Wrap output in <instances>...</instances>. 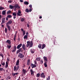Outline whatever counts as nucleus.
Segmentation results:
<instances>
[{
    "label": "nucleus",
    "instance_id": "nucleus-1",
    "mask_svg": "<svg viewBox=\"0 0 80 80\" xmlns=\"http://www.w3.org/2000/svg\"><path fill=\"white\" fill-rule=\"evenodd\" d=\"M18 56H19V57L20 58H21V59H22L24 58V55H23V54H22V53L20 52L19 53Z\"/></svg>",
    "mask_w": 80,
    "mask_h": 80
},
{
    "label": "nucleus",
    "instance_id": "nucleus-2",
    "mask_svg": "<svg viewBox=\"0 0 80 80\" xmlns=\"http://www.w3.org/2000/svg\"><path fill=\"white\" fill-rule=\"evenodd\" d=\"M22 48H20L19 50H17V54H18V53H19V52H22L23 50H22Z\"/></svg>",
    "mask_w": 80,
    "mask_h": 80
},
{
    "label": "nucleus",
    "instance_id": "nucleus-3",
    "mask_svg": "<svg viewBox=\"0 0 80 80\" xmlns=\"http://www.w3.org/2000/svg\"><path fill=\"white\" fill-rule=\"evenodd\" d=\"M6 26L9 31H10L11 29V27L7 23H6Z\"/></svg>",
    "mask_w": 80,
    "mask_h": 80
},
{
    "label": "nucleus",
    "instance_id": "nucleus-4",
    "mask_svg": "<svg viewBox=\"0 0 80 80\" xmlns=\"http://www.w3.org/2000/svg\"><path fill=\"white\" fill-rule=\"evenodd\" d=\"M33 42L32 41L30 42V43H29V48H30V47H32L33 46Z\"/></svg>",
    "mask_w": 80,
    "mask_h": 80
},
{
    "label": "nucleus",
    "instance_id": "nucleus-5",
    "mask_svg": "<svg viewBox=\"0 0 80 80\" xmlns=\"http://www.w3.org/2000/svg\"><path fill=\"white\" fill-rule=\"evenodd\" d=\"M41 77H42V78H45V76L44 75V72H42L41 75Z\"/></svg>",
    "mask_w": 80,
    "mask_h": 80
},
{
    "label": "nucleus",
    "instance_id": "nucleus-6",
    "mask_svg": "<svg viewBox=\"0 0 80 80\" xmlns=\"http://www.w3.org/2000/svg\"><path fill=\"white\" fill-rule=\"evenodd\" d=\"M14 8H20L19 5L17 4L14 6Z\"/></svg>",
    "mask_w": 80,
    "mask_h": 80
},
{
    "label": "nucleus",
    "instance_id": "nucleus-7",
    "mask_svg": "<svg viewBox=\"0 0 80 80\" xmlns=\"http://www.w3.org/2000/svg\"><path fill=\"white\" fill-rule=\"evenodd\" d=\"M16 46H14V48H13V50H12V52H15V51H16Z\"/></svg>",
    "mask_w": 80,
    "mask_h": 80
},
{
    "label": "nucleus",
    "instance_id": "nucleus-8",
    "mask_svg": "<svg viewBox=\"0 0 80 80\" xmlns=\"http://www.w3.org/2000/svg\"><path fill=\"white\" fill-rule=\"evenodd\" d=\"M22 43H20V44H18V46L17 47V48L18 49H20V47H22Z\"/></svg>",
    "mask_w": 80,
    "mask_h": 80
},
{
    "label": "nucleus",
    "instance_id": "nucleus-9",
    "mask_svg": "<svg viewBox=\"0 0 80 80\" xmlns=\"http://www.w3.org/2000/svg\"><path fill=\"white\" fill-rule=\"evenodd\" d=\"M31 66L32 67V68H34L36 67L37 65L32 63L31 64Z\"/></svg>",
    "mask_w": 80,
    "mask_h": 80
},
{
    "label": "nucleus",
    "instance_id": "nucleus-10",
    "mask_svg": "<svg viewBox=\"0 0 80 80\" xmlns=\"http://www.w3.org/2000/svg\"><path fill=\"white\" fill-rule=\"evenodd\" d=\"M22 48L24 50H26V46L25 44H23L22 45Z\"/></svg>",
    "mask_w": 80,
    "mask_h": 80
},
{
    "label": "nucleus",
    "instance_id": "nucleus-11",
    "mask_svg": "<svg viewBox=\"0 0 80 80\" xmlns=\"http://www.w3.org/2000/svg\"><path fill=\"white\" fill-rule=\"evenodd\" d=\"M6 42L7 43H8L9 45H11V42L10 40L9 39H8V40H7V41H6Z\"/></svg>",
    "mask_w": 80,
    "mask_h": 80
},
{
    "label": "nucleus",
    "instance_id": "nucleus-12",
    "mask_svg": "<svg viewBox=\"0 0 80 80\" xmlns=\"http://www.w3.org/2000/svg\"><path fill=\"white\" fill-rule=\"evenodd\" d=\"M44 60L45 61V62H48V58L46 56L43 57Z\"/></svg>",
    "mask_w": 80,
    "mask_h": 80
},
{
    "label": "nucleus",
    "instance_id": "nucleus-13",
    "mask_svg": "<svg viewBox=\"0 0 80 80\" xmlns=\"http://www.w3.org/2000/svg\"><path fill=\"white\" fill-rule=\"evenodd\" d=\"M12 22V20H9V21L7 23L8 25L11 24Z\"/></svg>",
    "mask_w": 80,
    "mask_h": 80
},
{
    "label": "nucleus",
    "instance_id": "nucleus-14",
    "mask_svg": "<svg viewBox=\"0 0 80 80\" xmlns=\"http://www.w3.org/2000/svg\"><path fill=\"white\" fill-rule=\"evenodd\" d=\"M27 44H26V47H28L30 45V41H27Z\"/></svg>",
    "mask_w": 80,
    "mask_h": 80
},
{
    "label": "nucleus",
    "instance_id": "nucleus-15",
    "mask_svg": "<svg viewBox=\"0 0 80 80\" xmlns=\"http://www.w3.org/2000/svg\"><path fill=\"white\" fill-rule=\"evenodd\" d=\"M30 72H31V74L32 76L33 75V74H34V72H33V70H32V69H31V70H30Z\"/></svg>",
    "mask_w": 80,
    "mask_h": 80
},
{
    "label": "nucleus",
    "instance_id": "nucleus-16",
    "mask_svg": "<svg viewBox=\"0 0 80 80\" xmlns=\"http://www.w3.org/2000/svg\"><path fill=\"white\" fill-rule=\"evenodd\" d=\"M30 63V59H28L27 61V65H29Z\"/></svg>",
    "mask_w": 80,
    "mask_h": 80
},
{
    "label": "nucleus",
    "instance_id": "nucleus-17",
    "mask_svg": "<svg viewBox=\"0 0 80 80\" xmlns=\"http://www.w3.org/2000/svg\"><path fill=\"white\" fill-rule=\"evenodd\" d=\"M35 50L34 49L32 50V49H31L30 51L32 53H34L35 52Z\"/></svg>",
    "mask_w": 80,
    "mask_h": 80
},
{
    "label": "nucleus",
    "instance_id": "nucleus-18",
    "mask_svg": "<svg viewBox=\"0 0 80 80\" xmlns=\"http://www.w3.org/2000/svg\"><path fill=\"white\" fill-rule=\"evenodd\" d=\"M8 62H6L5 67L6 68H8Z\"/></svg>",
    "mask_w": 80,
    "mask_h": 80
},
{
    "label": "nucleus",
    "instance_id": "nucleus-19",
    "mask_svg": "<svg viewBox=\"0 0 80 80\" xmlns=\"http://www.w3.org/2000/svg\"><path fill=\"white\" fill-rule=\"evenodd\" d=\"M3 61H1V64L2 65H3V66H5V62H3Z\"/></svg>",
    "mask_w": 80,
    "mask_h": 80
},
{
    "label": "nucleus",
    "instance_id": "nucleus-20",
    "mask_svg": "<svg viewBox=\"0 0 80 80\" xmlns=\"http://www.w3.org/2000/svg\"><path fill=\"white\" fill-rule=\"evenodd\" d=\"M19 59L17 61L16 64V65H19Z\"/></svg>",
    "mask_w": 80,
    "mask_h": 80
},
{
    "label": "nucleus",
    "instance_id": "nucleus-21",
    "mask_svg": "<svg viewBox=\"0 0 80 80\" xmlns=\"http://www.w3.org/2000/svg\"><path fill=\"white\" fill-rule=\"evenodd\" d=\"M41 59V58H38V57L36 58V60L37 61H40V60Z\"/></svg>",
    "mask_w": 80,
    "mask_h": 80
},
{
    "label": "nucleus",
    "instance_id": "nucleus-22",
    "mask_svg": "<svg viewBox=\"0 0 80 80\" xmlns=\"http://www.w3.org/2000/svg\"><path fill=\"white\" fill-rule=\"evenodd\" d=\"M46 47V45L45 44H42V49H43Z\"/></svg>",
    "mask_w": 80,
    "mask_h": 80
},
{
    "label": "nucleus",
    "instance_id": "nucleus-23",
    "mask_svg": "<svg viewBox=\"0 0 80 80\" xmlns=\"http://www.w3.org/2000/svg\"><path fill=\"white\" fill-rule=\"evenodd\" d=\"M6 10L3 11L2 12V14L3 15H5V14H6Z\"/></svg>",
    "mask_w": 80,
    "mask_h": 80
},
{
    "label": "nucleus",
    "instance_id": "nucleus-24",
    "mask_svg": "<svg viewBox=\"0 0 80 80\" xmlns=\"http://www.w3.org/2000/svg\"><path fill=\"white\" fill-rule=\"evenodd\" d=\"M9 8L11 9H12V8H14V6H13L12 5H10Z\"/></svg>",
    "mask_w": 80,
    "mask_h": 80
},
{
    "label": "nucleus",
    "instance_id": "nucleus-25",
    "mask_svg": "<svg viewBox=\"0 0 80 80\" xmlns=\"http://www.w3.org/2000/svg\"><path fill=\"white\" fill-rule=\"evenodd\" d=\"M47 62H45L44 63V66L45 67H47Z\"/></svg>",
    "mask_w": 80,
    "mask_h": 80
},
{
    "label": "nucleus",
    "instance_id": "nucleus-26",
    "mask_svg": "<svg viewBox=\"0 0 80 80\" xmlns=\"http://www.w3.org/2000/svg\"><path fill=\"white\" fill-rule=\"evenodd\" d=\"M24 4L25 5H28L29 2L27 1H25V2H24Z\"/></svg>",
    "mask_w": 80,
    "mask_h": 80
},
{
    "label": "nucleus",
    "instance_id": "nucleus-27",
    "mask_svg": "<svg viewBox=\"0 0 80 80\" xmlns=\"http://www.w3.org/2000/svg\"><path fill=\"white\" fill-rule=\"evenodd\" d=\"M11 12H12L11 11L9 10V11H8L7 12V15H8V14H9V13H11Z\"/></svg>",
    "mask_w": 80,
    "mask_h": 80
},
{
    "label": "nucleus",
    "instance_id": "nucleus-28",
    "mask_svg": "<svg viewBox=\"0 0 80 80\" xmlns=\"http://www.w3.org/2000/svg\"><path fill=\"white\" fill-rule=\"evenodd\" d=\"M22 72H23V73L25 74L26 73V70L25 69H23L22 70Z\"/></svg>",
    "mask_w": 80,
    "mask_h": 80
},
{
    "label": "nucleus",
    "instance_id": "nucleus-29",
    "mask_svg": "<svg viewBox=\"0 0 80 80\" xmlns=\"http://www.w3.org/2000/svg\"><path fill=\"white\" fill-rule=\"evenodd\" d=\"M17 67L16 66H14V71H16V70L17 71Z\"/></svg>",
    "mask_w": 80,
    "mask_h": 80
},
{
    "label": "nucleus",
    "instance_id": "nucleus-30",
    "mask_svg": "<svg viewBox=\"0 0 80 80\" xmlns=\"http://www.w3.org/2000/svg\"><path fill=\"white\" fill-rule=\"evenodd\" d=\"M5 32L7 33H8V29L7 28H5Z\"/></svg>",
    "mask_w": 80,
    "mask_h": 80
},
{
    "label": "nucleus",
    "instance_id": "nucleus-31",
    "mask_svg": "<svg viewBox=\"0 0 80 80\" xmlns=\"http://www.w3.org/2000/svg\"><path fill=\"white\" fill-rule=\"evenodd\" d=\"M4 8H3V7H2V6H0V10H4Z\"/></svg>",
    "mask_w": 80,
    "mask_h": 80
},
{
    "label": "nucleus",
    "instance_id": "nucleus-32",
    "mask_svg": "<svg viewBox=\"0 0 80 80\" xmlns=\"http://www.w3.org/2000/svg\"><path fill=\"white\" fill-rule=\"evenodd\" d=\"M16 36H17L16 34H15L14 36V38H13L14 41H15V40H16Z\"/></svg>",
    "mask_w": 80,
    "mask_h": 80
},
{
    "label": "nucleus",
    "instance_id": "nucleus-33",
    "mask_svg": "<svg viewBox=\"0 0 80 80\" xmlns=\"http://www.w3.org/2000/svg\"><path fill=\"white\" fill-rule=\"evenodd\" d=\"M7 47L8 48V49H10V48L12 47L11 45H8V46H7Z\"/></svg>",
    "mask_w": 80,
    "mask_h": 80
},
{
    "label": "nucleus",
    "instance_id": "nucleus-34",
    "mask_svg": "<svg viewBox=\"0 0 80 80\" xmlns=\"http://www.w3.org/2000/svg\"><path fill=\"white\" fill-rule=\"evenodd\" d=\"M40 76V73H38L37 74V77H39Z\"/></svg>",
    "mask_w": 80,
    "mask_h": 80
},
{
    "label": "nucleus",
    "instance_id": "nucleus-35",
    "mask_svg": "<svg viewBox=\"0 0 80 80\" xmlns=\"http://www.w3.org/2000/svg\"><path fill=\"white\" fill-rule=\"evenodd\" d=\"M42 47V44H39L38 45V47L39 48H41Z\"/></svg>",
    "mask_w": 80,
    "mask_h": 80
},
{
    "label": "nucleus",
    "instance_id": "nucleus-36",
    "mask_svg": "<svg viewBox=\"0 0 80 80\" xmlns=\"http://www.w3.org/2000/svg\"><path fill=\"white\" fill-rule=\"evenodd\" d=\"M24 39H27V36L26 35V34L24 36Z\"/></svg>",
    "mask_w": 80,
    "mask_h": 80
},
{
    "label": "nucleus",
    "instance_id": "nucleus-37",
    "mask_svg": "<svg viewBox=\"0 0 80 80\" xmlns=\"http://www.w3.org/2000/svg\"><path fill=\"white\" fill-rule=\"evenodd\" d=\"M26 34V32L25 30H23V36H24Z\"/></svg>",
    "mask_w": 80,
    "mask_h": 80
},
{
    "label": "nucleus",
    "instance_id": "nucleus-38",
    "mask_svg": "<svg viewBox=\"0 0 80 80\" xmlns=\"http://www.w3.org/2000/svg\"><path fill=\"white\" fill-rule=\"evenodd\" d=\"M25 12H29V11L28 8H26Z\"/></svg>",
    "mask_w": 80,
    "mask_h": 80
},
{
    "label": "nucleus",
    "instance_id": "nucleus-39",
    "mask_svg": "<svg viewBox=\"0 0 80 80\" xmlns=\"http://www.w3.org/2000/svg\"><path fill=\"white\" fill-rule=\"evenodd\" d=\"M7 17L9 18H12V15H8Z\"/></svg>",
    "mask_w": 80,
    "mask_h": 80
},
{
    "label": "nucleus",
    "instance_id": "nucleus-40",
    "mask_svg": "<svg viewBox=\"0 0 80 80\" xmlns=\"http://www.w3.org/2000/svg\"><path fill=\"white\" fill-rule=\"evenodd\" d=\"M12 15L14 16H16L17 15V14L16 13H15V12H13V13H12Z\"/></svg>",
    "mask_w": 80,
    "mask_h": 80
},
{
    "label": "nucleus",
    "instance_id": "nucleus-41",
    "mask_svg": "<svg viewBox=\"0 0 80 80\" xmlns=\"http://www.w3.org/2000/svg\"><path fill=\"white\" fill-rule=\"evenodd\" d=\"M5 20H2V22H1V24H3V23H5Z\"/></svg>",
    "mask_w": 80,
    "mask_h": 80
},
{
    "label": "nucleus",
    "instance_id": "nucleus-42",
    "mask_svg": "<svg viewBox=\"0 0 80 80\" xmlns=\"http://www.w3.org/2000/svg\"><path fill=\"white\" fill-rule=\"evenodd\" d=\"M43 60H41L40 61L41 64H43Z\"/></svg>",
    "mask_w": 80,
    "mask_h": 80
},
{
    "label": "nucleus",
    "instance_id": "nucleus-43",
    "mask_svg": "<svg viewBox=\"0 0 80 80\" xmlns=\"http://www.w3.org/2000/svg\"><path fill=\"white\" fill-rule=\"evenodd\" d=\"M50 76H48V78H47V80H50Z\"/></svg>",
    "mask_w": 80,
    "mask_h": 80
},
{
    "label": "nucleus",
    "instance_id": "nucleus-44",
    "mask_svg": "<svg viewBox=\"0 0 80 80\" xmlns=\"http://www.w3.org/2000/svg\"><path fill=\"white\" fill-rule=\"evenodd\" d=\"M2 20H5V17H3V16H2Z\"/></svg>",
    "mask_w": 80,
    "mask_h": 80
},
{
    "label": "nucleus",
    "instance_id": "nucleus-45",
    "mask_svg": "<svg viewBox=\"0 0 80 80\" xmlns=\"http://www.w3.org/2000/svg\"><path fill=\"white\" fill-rule=\"evenodd\" d=\"M0 56H2V58H3V54H2V53H0Z\"/></svg>",
    "mask_w": 80,
    "mask_h": 80
},
{
    "label": "nucleus",
    "instance_id": "nucleus-46",
    "mask_svg": "<svg viewBox=\"0 0 80 80\" xmlns=\"http://www.w3.org/2000/svg\"><path fill=\"white\" fill-rule=\"evenodd\" d=\"M34 62L35 64L36 65L37 64V61L36 59L35 61V60L34 61Z\"/></svg>",
    "mask_w": 80,
    "mask_h": 80
},
{
    "label": "nucleus",
    "instance_id": "nucleus-47",
    "mask_svg": "<svg viewBox=\"0 0 80 80\" xmlns=\"http://www.w3.org/2000/svg\"><path fill=\"white\" fill-rule=\"evenodd\" d=\"M3 70V68H0V71H2V70Z\"/></svg>",
    "mask_w": 80,
    "mask_h": 80
},
{
    "label": "nucleus",
    "instance_id": "nucleus-48",
    "mask_svg": "<svg viewBox=\"0 0 80 80\" xmlns=\"http://www.w3.org/2000/svg\"><path fill=\"white\" fill-rule=\"evenodd\" d=\"M26 36H27V38H28V32H26Z\"/></svg>",
    "mask_w": 80,
    "mask_h": 80
},
{
    "label": "nucleus",
    "instance_id": "nucleus-49",
    "mask_svg": "<svg viewBox=\"0 0 80 80\" xmlns=\"http://www.w3.org/2000/svg\"><path fill=\"white\" fill-rule=\"evenodd\" d=\"M7 78L8 79H10L11 78L10 77V76H8Z\"/></svg>",
    "mask_w": 80,
    "mask_h": 80
},
{
    "label": "nucleus",
    "instance_id": "nucleus-50",
    "mask_svg": "<svg viewBox=\"0 0 80 80\" xmlns=\"http://www.w3.org/2000/svg\"><path fill=\"white\" fill-rule=\"evenodd\" d=\"M19 66L18 65V67H17V70H18L19 69Z\"/></svg>",
    "mask_w": 80,
    "mask_h": 80
},
{
    "label": "nucleus",
    "instance_id": "nucleus-51",
    "mask_svg": "<svg viewBox=\"0 0 80 80\" xmlns=\"http://www.w3.org/2000/svg\"><path fill=\"white\" fill-rule=\"evenodd\" d=\"M29 22H28V23L27 24V27L29 28Z\"/></svg>",
    "mask_w": 80,
    "mask_h": 80
},
{
    "label": "nucleus",
    "instance_id": "nucleus-52",
    "mask_svg": "<svg viewBox=\"0 0 80 80\" xmlns=\"http://www.w3.org/2000/svg\"><path fill=\"white\" fill-rule=\"evenodd\" d=\"M32 11V9L31 8H30L29 10V12H31Z\"/></svg>",
    "mask_w": 80,
    "mask_h": 80
},
{
    "label": "nucleus",
    "instance_id": "nucleus-53",
    "mask_svg": "<svg viewBox=\"0 0 80 80\" xmlns=\"http://www.w3.org/2000/svg\"><path fill=\"white\" fill-rule=\"evenodd\" d=\"M8 3H11L12 2L11 1V0H10V1H8Z\"/></svg>",
    "mask_w": 80,
    "mask_h": 80
},
{
    "label": "nucleus",
    "instance_id": "nucleus-54",
    "mask_svg": "<svg viewBox=\"0 0 80 80\" xmlns=\"http://www.w3.org/2000/svg\"><path fill=\"white\" fill-rule=\"evenodd\" d=\"M18 13H19V14H20V13H21V11H20V10H18Z\"/></svg>",
    "mask_w": 80,
    "mask_h": 80
},
{
    "label": "nucleus",
    "instance_id": "nucleus-55",
    "mask_svg": "<svg viewBox=\"0 0 80 80\" xmlns=\"http://www.w3.org/2000/svg\"><path fill=\"white\" fill-rule=\"evenodd\" d=\"M32 5H29V8H32Z\"/></svg>",
    "mask_w": 80,
    "mask_h": 80
},
{
    "label": "nucleus",
    "instance_id": "nucleus-56",
    "mask_svg": "<svg viewBox=\"0 0 80 80\" xmlns=\"http://www.w3.org/2000/svg\"><path fill=\"white\" fill-rule=\"evenodd\" d=\"M12 74V75H13V76H15L16 74V73H13Z\"/></svg>",
    "mask_w": 80,
    "mask_h": 80
},
{
    "label": "nucleus",
    "instance_id": "nucleus-57",
    "mask_svg": "<svg viewBox=\"0 0 80 80\" xmlns=\"http://www.w3.org/2000/svg\"><path fill=\"white\" fill-rule=\"evenodd\" d=\"M17 15H18V16H21L20 14L19 13H17Z\"/></svg>",
    "mask_w": 80,
    "mask_h": 80
},
{
    "label": "nucleus",
    "instance_id": "nucleus-58",
    "mask_svg": "<svg viewBox=\"0 0 80 80\" xmlns=\"http://www.w3.org/2000/svg\"><path fill=\"white\" fill-rule=\"evenodd\" d=\"M25 20V19H24V18H22L21 19V20Z\"/></svg>",
    "mask_w": 80,
    "mask_h": 80
},
{
    "label": "nucleus",
    "instance_id": "nucleus-59",
    "mask_svg": "<svg viewBox=\"0 0 80 80\" xmlns=\"http://www.w3.org/2000/svg\"><path fill=\"white\" fill-rule=\"evenodd\" d=\"M2 15H0V20H1V19H2Z\"/></svg>",
    "mask_w": 80,
    "mask_h": 80
},
{
    "label": "nucleus",
    "instance_id": "nucleus-60",
    "mask_svg": "<svg viewBox=\"0 0 80 80\" xmlns=\"http://www.w3.org/2000/svg\"><path fill=\"white\" fill-rule=\"evenodd\" d=\"M21 30L22 31V32H23V28H21Z\"/></svg>",
    "mask_w": 80,
    "mask_h": 80
},
{
    "label": "nucleus",
    "instance_id": "nucleus-61",
    "mask_svg": "<svg viewBox=\"0 0 80 80\" xmlns=\"http://www.w3.org/2000/svg\"><path fill=\"white\" fill-rule=\"evenodd\" d=\"M1 27H4V25H2V24L1 25Z\"/></svg>",
    "mask_w": 80,
    "mask_h": 80
},
{
    "label": "nucleus",
    "instance_id": "nucleus-62",
    "mask_svg": "<svg viewBox=\"0 0 80 80\" xmlns=\"http://www.w3.org/2000/svg\"><path fill=\"white\" fill-rule=\"evenodd\" d=\"M8 17H7L6 20H8Z\"/></svg>",
    "mask_w": 80,
    "mask_h": 80
},
{
    "label": "nucleus",
    "instance_id": "nucleus-63",
    "mask_svg": "<svg viewBox=\"0 0 80 80\" xmlns=\"http://www.w3.org/2000/svg\"><path fill=\"white\" fill-rule=\"evenodd\" d=\"M20 2H23V1L22 0H20Z\"/></svg>",
    "mask_w": 80,
    "mask_h": 80
},
{
    "label": "nucleus",
    "instance_id": "nucleus-64",
    "mask_svg": "<svg viewBox=\"0 0 80 80\" xmlns=\"http://www.w3.org/2000/svg\"><path fill=\"white\" fill-rule=\"evenodd\" d=\"M7 61L8 62H9V61H10L9 59H7Z\"/></svg>",
    "mask_w": 80,
    "mask_h": 80
}]
</instances>
